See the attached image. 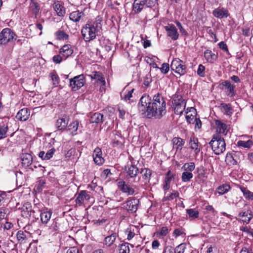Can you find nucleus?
I'll use <instances>...</instances> for the list:
<instances>
[{"label":"nucleus","mask_w":253,"mask_h":253,"mask_svg":"<svg viewBox=\"0 0 253 253\" xmlns=\"http://www.w3.org/2000/svg\"><path fill=\"white\" fill-rule=\"evenodd\" d=\"M146 109V116L148 118L160 119L166 113V102L162 93H157L153 99L147 94L140 98L139 104Z\"/></svg>","instance_id":"f257e3e1"},{"label":"nucleus","mask_w":253,"mask_h":253,"mask_svg":"<svg viewBox=\"0 0 253 253\" xmlns=\"http://www.w3.org/2000/svg\"><path fill=\"white\" fill-rule=\"evenodd\" d=\"M102 28L101 21L96 20L92 24L87 23L82 30V35L85 42H89L94 40L98 33L100 32Z\"/></svg>","instance_id":"f03ea898"},{"label":"nucleus","mask_w":253,"mask_h":253,"mask_svg":"<svg viewBox=\"0 0 253 253\" xmlns=\"http://www.w3.org/2000/svg\"><path fill=\"white\" fill-rule=\"evenodd\" d=\"M215 125L213 127L216 129L217 134L213 136L210 142V145L215 154L220 155L221 153V148L220 146L221 141V121L220 120H214Z\"/></svg>","instance_id":"7ed1b4c3"},{"label":"nucleus","mask_w":253,"mask_h":253,"mask_svg":"<svg viewBox=\"0 0 253 253\" xmlns=\"http://www.w3.org/2000/svg\"><path fill=\"white\" fill-rule=\"evenodd\" d=\"M158 0H134L133 11L135 13H140L144 8L152 7L157 3Z\"/></svg>","instance_id":"20e7f679"},{"label":"nucleus","mask_w":253,"mask_h":253,"mask_svg":"<svg viewBox=\"0 0 253 253\" xmlns=\"http://www.w3.org/2000/svg\"><path fill=\"white\" fill-rule=\"evenodd\" d=\"M174 106V113L176 115H181L184 111L186 107V101L182 97L178 94H175L172 101Z\"/></svg>","instance_id":"39448f33"},{"label":"nucleus","mask_w":253,"mask_h":253,"mask_svg":"<svg viewBox=\"0 0 253 253\" xmlns=\"http://www.w3.org/2000/svg\"><path fill=\"white\" fill-rule=\"evenodd\" d=\"M124 171L126 173V176L127 179L129 180L131 178H134V182H137L140 180V178L138 177L137 181L135 180V178L139 172V170L134 165V163L131 161V164H127L125 167Z\"/></svg>","instance_id":"423d86ee"},{"label":"nucleus","mask_w":253,"mask_h":253,"mask_svg":"<svg viewBox=\"0 0 253 253\" xmlns=\"http://www.w3.org/2000/svg\"><path fill=\"white\" fill-rule=\"evenodd\" d=\"M170 69L180 76L187 73V68L184 62L179 58L174 59L170 64Z\"/></svg>","instance_id":"0eeeda50"},{"label":"nucleus","mask_w":253,"mask_h":253,"mask_svg":"<svg viewBox=\"0 0 253 253\" xmlns=\"http://www.w3.org/2000/svg\"><path fill=\"white\" fill-rule=\"evenodd\" d=\"M16 37L17 36L10 29L4 28L0 33V44L5 45L12 42L14 39L15 40Z\"/></svg>","instance_id":"6e6552de"},{"label":"nucleus","mask_w":253,"mask_h":253,"mask_svg":"<svg viewBox=\"0 0 253 253\" xmlns=\"http://www.w3.org/2000/svg\"><path fill=\"white\" fill-rule=\"evenodd\" d=\"M85 83V77L83 74L74 77L70 79V86L72 89L76 91L83 87Z\"/></svg>","instance_id":"1a4fd4ad"},{"label":"nucleus","mask_w":253,"mask_h":253,"mask_svg":"<svg viewBox=\"0 0 253 253\" xmlns=\"http://www.w3.org/2000/svg\"><path fill=\"white\" fill-rule=\"evenodd\" d=\"M21 215L28 219H30L32 216L34 218L32 222L34 221V219L37 218L34 215L35 211L32 209V207L31 203L29 202L25 203L23 204L21 208Z\"/></svg>","instance_id":"9d476101"},{"label":"nucleus","mask_w":253,"mask_h":253,"mask_svg":"<svg viewBox=\"0 0 253 253\" xmlns=\"http://www.w3.org/2000/svg\"><path fill=\"white\" fill-rule=\"evenodd\" d=\"M69 121V117L66 114H61L57 120L55 126L58 130L63 131L67 126Z\"/></svg>","instance_id":"9b49d317"},{"label":"nucleus","mask_w":253,"mask_h":253,"mask_svg":"<svg viewBox=\"0 0 253 253\" xmlns=\"http://www.w3.org/2000/svg\"><path fill=\"white\" fill-rule=\"evenodd\" d=\"M139 201L138 199H132L126 201L124 208L129 212H135L138 209Z\"/></svg>","instance_id":"f8f14e48"},{"label":"nucleus","mask_w":253,"mask_h":253,"mask_svg":"<svg viewBox=\"0 0 253 253\" xmlns=\"http://www.w3.org/2000/svg\"><path fill=\"white\" fill-rule=\"evenodd\" d=\"M117 185L120 190L123 193H126L128 195H132L134 193V189L124 180L118 182Z\"/></svg>","instance_id":"ddd939ff"},{"label":"nucleus","mask_w":253,"mask_h":253,"mask_svg":"<svg viewBox=\"0 0 253 253\" xmlns=\"http://www.w3.org/2000/svg\"><path fill=\"white\" fill-rule=\"evenodd\" d=\"M165 29L167 32L168 36L172 40L175 41L178 39L179 34L177 32V29L174 25L169 24L168 26L165 27Z\"/></svg>","instance_id":"4468645a"},{"label":"nucleus","mask_w":253,"mask_h":253,"mask_svg":"<svg viewBox=\"0 0 253 253\" xmlns=\"http://www.w3.org/2000/svg\"><path fill=\"white\" fill-rule=\"evenodd\" d=\"M102 151L99 147H96L93 152V161L97 165H101L104 162V159L102 157Z\"/></svg>","instance_id":"2eb2a0df"},{"label":"nucleus","mask_w":253,"mask_h":253,"mask_svg":"<svg viewBox=\"0 0 253 253\" xmlns=\"http://www.w3.org/2000/svg\"><path fill=\"white\" fill-rule=\"evenodd\" d=\"M90 195L88 194V192L85 190L81 191L78 196L75 200L76 203L79 206H82L84 204V201H88L90 199Z\"/></svg>","instance_id":"dca6fc26"},{"label":"nucleus","mask_w":253,"mask_h":253,"mask_svg":"<svg viewBox=\"0 0 253 253\" xmlns=\"http://www.w3.org/2000/svg\"><path fill=\"white\" fill-rule=\"evenodd\" d=\"M222 85L225 87L226 94L227 96L233 97L235 95L236 91L235 90V85L232 84L228 81H225L222 83Z\"/></svg>","instance_id":"f3484780"},{"label":"nucleus","mask_w":253,"mask_h":253,"mask_svg":"<svg viewBox=\"0 0 253 253\" xmlns=\"http://www.w3.org/2000/svg\"><path fill=\"white\" fill-rule=\"evenodd\" d=\"M59 53L66 59L72 55L73 49L70 44H65L59 49Z\"/></svg>","instance_id":"a211bd4d"},{"label":"nucleus","mask_w":253,"mask_h":253,"mask_svg":"<svg viewBox=\"0 0 253 253\" xmlns=\"http://www.w3.org/2000/svg\"><path fill=\"white\" fill-rule=\"evenodd\" d=\"M52 211L51 210H48L47 209L41 211V220L43 224H47L51 218Z\"/></svg>","instance_id":"6ab92c4d"},{"label":"nucleus","mask_w":253,"mask_h":253,"mask_svg":"<svg viewBox=\"0 0 253 253\" xmlns=\"http://www.w3.org/2000/svg\"><path fill=\"white\" fill-rule=\"evenodd\" d=\"M189 144L190 145V148L194 151L195 154H198L200 151V148L198 139L194 136L190 137Z\"/></svg>","instance_id":"aec40b11"},{"label":"nucleus","mask_w":253,"mask_h":253,"mask_svg":"<svg viewBox=\"0 0 253 253\" xmlns=\"http://www.w3.org/2000/svg\"><path fill=\"white\" fill-rule=\"evenodd\" d=\"M30 116V110L28 108L21 109L17 113L16 118L21 121H25Z\"/></svg>","instance_id":"412c9836"},{"label":"nucleus","mask_w":253,"mask_h":253,"mask_svg":"<svg viewBox=\"0 0 253 253\" xmlns=\"http://www.w3.org/2000/svg\"><path fill=\"white\" fill-rule=\"evenodd\" d=\"M33 161L32 156L29 153L23 154L21 156V163L22 166L27 168L32 164Z\"/></svg>","instance_id":"4be33fe9"},{"label":"nucleus","mask_w":253,"mask_h":253,"mask_svg":"<svg viewBox=\"0 0 253 253\" xmlns=\"http://www.w3.org/2000/svg\"><path fill=\"white\" fill-rule=\"evenodd\" d=\"M172 142L173 144V149H175L176 151L178 150H181L185 143V141L183 139L180 137H176L172 139Z\"/></svg>","instance_id":"5701e85b"},{"label":"nucleus","mask_w":253,"mask_h":253,"mask_svg":"<svg viewBox=\"0 0 253 253\" xmlns=\"http://www.w3.org/2000/svg\"><path fill=\"white\" fill-rule=\"evenodd\" d=\"M140 173L145 183L149 182L152 175V170L148 168H144L141 169Z\"/></svg>","instance_id":"b1692460"},{"label":"nucleus","mask_w":253,"mask_h":253,"mask_svg":"<svg viewBox=\"0 0 253 253\" xmlns=\"http://www.w3.org/2000/svg\"><path fill=\"white\" fill-rule=\"evenodd\" d=\"M84 16L83 12H79V11H75L72 12L70 14V19L74 22H77L80 21L82 17Z\"/></svg>","instance_id":"393cba45"},{"label":"nucleus","mask_w":253,"mask_h":253,"mask_svg":"<svg viewBox=\"0 0 253 253\" xmlns=\"http://www.w3.org/2000/svg\"><path fill=\"white\" fill-rule=\"evenodd\" d=\"M117 237L116 233H112L111 235H109L105 238L104 240V245L107 247H111L115 242Z\"/></svg>","instance_id":"a878e982"},{"label":"nucleus","mask_w":253,"mask_h":253,"mask_svg":"<svg viewBox=\"0 0 253 253\" xmlns=\"http://www.w3.org/2000/svg\"><path fill=\"white\" fill-rule=\"evenodd\" d=\"M53 7L58 16H63L65 14L64 7L58 2H55L53 5Z\"/></svg>","instance_id":"bb28decb"},{"label":"nucleus","mask_w":253,"mask_h":253,"mask_svg":"<svg viewBox=\"0 0 253 253\" xmlns=\"http://www.w3.org/2000/svg\"><path fill=\"white\" fill-rule=\"evenodd\" d=\"M92 79H95L98 83H100L102 85L105 84L104 78L102 77L101 73L99 72H95L92 75H90Z\"/></svg>","instance_id":"cd10ccee"},{"label":"nucleus","mask_w":253,"mask_h":253,"mask_svg":"<svg viewBox=\"0 0 253 253\" xmlns=\"http://www.w3.org/2000/svg\"><path fill=\"white\" fill-rule=\"evenodd\" d=\"M103 115L98 113L93 114L90 118L91 123L98 124L103 122Z\"/></svg>","instance_id":"c85d7f7f"},{"label":"nucleus","mask_w":253,"mask_h":253,"mask_svg":"<svg viewBox=\"0 0 253 253\" xmlns=\"http://www.w3.org/2000/svg\"><path fill=\"white\" fill-rule=\"evenodd\" d=\"M55 35L56 37V39L58 40H67L69 39V35L62 30H58L55 32Z\"/></svg>","instance_id":"c756f323"},{"label":"nucleus","mask_w":253,"mask_h":253,"mask_svg":"<svg viewBox=\"0 0 253 253\" xmlns=\"http://www.w3.org/2000/svg\"><path fill=\"white\" fill-rule=\"evenodd\" d=\"M79 127V122L77 121H74L73 123H71L68 126V129L70 130L72 135H76L77 133V131Z\"/></svg>","instance_id":"7c9ffc66"},{"label":"nucleus","mask_w":253,"mask_h":253,"mask_svg":"<svg viewBox=\"0 0 253 253\" xmlns=\"http://www.w3.org/2000/svg\"><path fill=\"white\" fill-rule=\"evenodd\" d=\"M253 145V142L251 140L247 141L240 140L237 142V146L250 149Z\"/></svg>","instance_id":"2f4dec72"},{"label":"nucleus","mask_w":253,"mask_h":253,"mask_svg":"<svg viewBox=\"0 0 253 253\" xmlns=\"http://www.w3.org/2000/svg\"><path fill=\"white\" fill-rule=\"evenodd\" d=\"M184 171L191 172L195 169V165L193 162L186 163L181 168Z\"/></svg>","instance_id":"473e14b6"},{"label":"nucleus","mask_w":253,"mask_h":253,"mask_svg":"<svg viewBox=\"0 0 253 253\" xmlns=\"http://www.w3.org/2000/svg\"><path fill=\"white\" fill-rule=\"evenodd\" d=\"M193 177L192 172L184 171L181 174V180L184 182H187L190 181Z\"/></svg>","instance_id":"72a5a7b5"},{"label":"nucleus","mask_w":253,"mask_h":253,"mask_svg":"<svg viewBox=\"0 0 253 253\" xmlns=\"http://www.w3.org/2000/svg\"><path fill=\"white\" fill-rule=\"evenodd\" d=\"M50 76L52 81L53 85L55 86H57L59 83L60 79L57 74L56 73V72L54 70L51 73H50Z\"/></svg>","instance_id":"f704fd0d"},{"label":"nucleus","mask_w":253,"mask_h":253,"mask_svg":"<svg viewBox=\"0 0 253 253\" xmlns=\"http://www.w3.org/2000/svg\"><path fill=\"white\" fill-rule=\"evenodd\" d=\"M8 126L7 125H0V139L7 136Z\"/></svg>","instance_id":"c9c22d12"},{"label":"nucleus","mask_w":253,"mask_h":253,"mask_svg":"<svg viewBox=\"0 0 253 253\" xmlns=\"http://www.w3.org/2000/svg\"><path fill=\"white\" fill-rule=\"evenodd\" d=\"M186 213L189 217L195 219L199 217V212L198 211L194 210L192 209H187Z\"/></svg>","instance_id":"e433bc0d"},{"label":"nucleus","mask_w":253,"mask_h":253,"mask_svg":"<svg viewBox=\"0 0 253 253\" xmlns=\"http://www.w3.org/2000/svg\"><path fill=\"white\" fill-rule=\"evenodd\" d=\"M222 108L224 111V114L231 116L233 114V109L230 104L222 103Z\"/></svg>","instance_id":"4c0bfd02"},{"label":"nucleus","mask_w":253,"mask_h":253,"mask_svg":"<svg viewBox=\"0 0 253 253\" xmlns=\"http://www.w3.org/2000/svg\"><path fill=\"white\" fill-rule=\"evenodd\" d=\"M241 191L243 193L244 197L249 200H253V193L249 191L246 188H241Z\"/></svg>","instance_id":"58836bf2"},{"label":"nucleus","mask_w":253,"mask_h":253,"mask_svg":"<svg viewBox=\"0 0 253 253\" xmlns=\"http://www.w3.org/2000/svg\"><path fill=\"white\" fill-rule=\"evenodd\" d=\"M134 91V89H131L130 91H128L127 92H122L121 93V97L122 99H124L127 101L129 100L132 97V93Z\"/></svg>","instance_id":"ea45409f"},{"label":"nucleus","mask_w":253,"mask_h":253,"mask_svg":"<svg viewBox=\"0 0 253 253\" xmlns=\"http://www.w3.org/2000/svg\"><path fill=\"white\" fill-rule=\"evenodd\" d=\"M225 162L228 165H234L237 163V162L234 159L231 154H227L225 159Z\"/></svg>","instance_id":"a19ab883"},{"label":"nucleus","mask_w":253,"mask_h":253,"mask_svg":"<svg viewBox=\"0 0 253 253\" xmlns=\"http://www.w3.org/2000/svg\"><path fill=\"white\" fill-rule=\"evenodd\" d=\"M204 56L207 61L211 62L214 59L215 55L212 53L211 50L207 49L204 52Z\"/></svg>","instance_id":"79ce46f5"},{"label":"nucleus","mask_w":253,"mask_h":253,"mask_svg":"<svg viewBox=\"0 0 253 253\" xmlns=\"http://www.w3.org/2000/svg\"><path fill=\"white\" fill-rule=\"evenodd\" d=\"M128 245L129 244L127 243L122 244L120 246L119 253H129L130 250Z\"/></svg>","instance_id":"37998d69"},{"label":"nucleus","mask_w":253,"mask_h":253,"mask_svg":"<svg viewBox=\"0 0 253 253\" xmlns=\"http://www.w3.org/2000/svg\"><path fill=\"white\" fill-rule=\"evenodd\" d=\"M29 234L28 232H25L23 231H19L17 234V239L20 240H24L26 239L27 235Z\"/></svg>","instance_id":"c03bdc74"},{"label":"nucleus","mask_w":253,"mask_h":253,"mask_svg":"<svg viewBox=\"0 0 253 253\" xmlns=\"http://www.w3.org/2000/svg\"><path fill=\"white\" fill-rule=\"evenodd\" d=\"M186 244L182 243L174 249L175 253H184L186 249Z\"/></svg>","instance_id":"a18cd8bd"},{"label":"nucleus","mask_w":253,"mask_h":253,"mask_svg":"<svg viewBox=\"0 0 253 253\" xmlns=\"http://www.w3.org/2000/svg\"><path fill=\"white\" fill-rule=\"evenodd\" d=\"M186 119L187 122L189 124H193L195 123V121L197 120V118H196L195 115H192V114H190V115L188 114V113L187 112L186 115Z\"/></svg>","instance_id":"49530a36"},{"label":"nucleus","mask_w":253,"mask_h":253,"mask_svg":"<svg viewBox=\"0 0 253 253\" xmlns=\"http://www.w3.org/2000/svg\"><path fill=\"white\" fill-rule=\"evenodd\" d=\"M58 229V227L57 226V223L56 221H54L51 226H49V229L50 231H49V234H54Z\"/></svg>","instance_id":"de8ad7c7"},{"label":"nucleus","mask_w":253,"mask_h":253,"mask_svg":"<svg viewBox=\"0 0 253 253\" xmlns=\"http://www.w3.org/2000/svg\"><path fill=\"white\" fill-rule=\"evenodd\" d=\"M205 67L203 65L200 64L197 70V74L200 77H204L205 73Z\"/></svg>","instance_id":"09e8293b"},{"label":"nucleus","mask_w":253,"mask_h":253,"mask_svg":"<svg viewBox=\"0 0 253 253\" xmlns=\"http://www.w3.org/2000/svg\"><path fill=\"white\" fill-rule=\"evenodd\" d=\"M161 72L163 74H166L168 72L169 70V67L168 63H163L162 67L159 68Z\"/></svg>","instance_id":"8fccbe9b"},{"label":"nucleus","mask_w":253,"mask_h":253,"mask_svg":"<svg viewBox=\"0 0 253 253\" xmlns=\"http://www.w3.org/2000/svg\"><path fill=\"white\" fill-rule=\"evenodd\" d=\"M55 152V149L54 148H52L49 150L47 153L45 154V160H49L52 157L53 155Z\"/></svg>","instance_id":"3c124183"},{"label":"nucleus","mask_w":253,"mask_h":253,"mask_svg":"<svg viewBox=\"0 0 253 253\" xmlns=\"http://www.w3.org/2000/svg\"><path fill=\"white\" fill-rule=\"evenodd\" d=\"M179 193L175 191L174 193H171L169 195L167 196L165 198L167 200L171 201L174 198L178 197Z\"/></svg>","instance_id":"603ef678"},{"label":"nucleus","mask_w":253,"mask_h":253,"mask_svg":"<svg viewBox=\"0 0 253 253\" xmlns=\"http://www.w3.org/2000/svg\"><path fill=\"white\" fill-rule=\"evenodd\" d=\"M196 170L199 178L204 176V169L203 167L197 168Z\"/></svg>","instance_id":"864d4df0"},{"label":"nucleus","mask_w":253,"mask_h":253,"mask_svg":"<svg viewBox=\"0 0 253 253\" xmlns=\"http://www.w3.org/2000/svg\"><path fill=\"white\" fill-rule=\"evenodd\" d=\"M184 233L183 230L181 228H176L173 231V235L175 236V238L183 234Z\"/></svg>","instance_id":"5fc2aeb1"},{"label":"nucleus","mask_w":253,"mask_h":253,"mask_svg":"<svg viewBox=\"0 0 253 253\" xmlns=\"http://www.w3.org/2000/svg\"><path fill=\"white\" fill-rule=\"evenodd\" d=\"M249 214L250 215V217L248 218V222L250 221V220L252 218V217H253V215L251 214V211H245V212H240L239 213V215L240 216H242V217H246L248 216V214Z\"/></svg>","instance_id":"6e6d98bb"},{"label":"nucleus","mask_w":253,"mask_h":253,"mask_svg":"<svg viewBox=\"0 0 253 253\" xmlns=\"http://www.w3.org/2000/svg\"><path fill=\"white\" fill-rule=\"evenodd\" d=\"M53 61L56 64H60L62 60V57L60 55H56L53 57Z\"/></svg>","instance_id":"4d7b16f0"},{"label":"nucleus","mask_w":253,"mask_h":253,"mask_svg":"<svg viewBox=\"0 0 253 253\" xmlns=\"http://www.w3.org/2000/svg\"><path fill=\"white\" fill-rule=\"evenodd\" d=\"M230 188V186L228 184H222V195L227 192Z\"/></svg>","instance_id":"13d9d810"},{"label":"nucleus","mask_w":253,"mask_h":253,"mask_svg":"<svg viewBox=\"0 0 253 253\" xmlns=\"http://www.w3.org/2000/svg\"><path fill=\"white\" fill-rule=\"evenodd\" d=\"M173 177L172 174L171 173L170 171H168L167 176L165 179V182L170 183V181Z\"/></svg>","instance_id":"bf43d9fd"},{"label":"nucleus","mask_w":253,"mask_h":253,"mask_svg":"<svg viewBox=\"0 0 253 253\" xmlns=\"http://www.w3.org/2000/svg\"><path fill=\"white\" fill-rule=\"evenodd\" d=\"M213 14L215 17L220 18L221 17V9L219 8L215 9L213 11Z\"/></svg>","instance_id":"052dcab7"},{"label":"nucleus","mask_w":253,"mask_h":253,"mask_svg":"<svg viewBox=\"0 0 253 253\" xmlns=\"http://www.w3.org/2000/svg\"><path fill=\"white\" fill-rule=\"evenodd\" d=\"M169 232V229L166 226H164L161 228V231H160V235L162 236H166Z\"/></svg>","instance_id":"680f3d73"},{"label":"nucleus","mask_w":253,"mask_h":253,"mask_svg":"<svg viewBox=\"0 0 253 253\" xmlns=\"http://www.w3.org/2000/svg\"><path fill=\"white\" fill-rule=\"evenodd\" d=\"M66 253H80V251L77 247L70 248Z\"/></svg>","instance_id":"e2e57ef3"},{"label":"nucleus","mask_w":253,"mask_h":253,"mask_svg":"<svg viewBox=\"0 0 253 253\" xmlns=\"http://www.w3.org/2000/svg\"><path fill=\"white\" fill-rule=\"evenodd\" d=\"M175 24L177 25V26L179 28L180 31L182 34H185L186 33L185 29L183 28L181 24L179 21H176L175 22Z\"/></svg>","instance_id":"0e129e2a"},{"label":"nucleus","mask_w":253,"mask_h":253,"mask_svg":"<svg viewBox=\"0 0 253 253\" xmlns=\"http://www.w3.org/2000/svg\"><path fill=\"white\" fill-rule=\"evenodd\" d=\"M163 253H175L174 249L171 247H167Z\"/></svg>","instance_id":"69168bd1"},{"label":"nucleus","mask_w":253,"mask_h":253,"mask_svg":"<svg viewBox=\"0 0 253 253\" xmlns=\"http://www.w3.org/2000/svg\"><path fill=\"white\" fill-rule=\"evenodd\" d=\"M160 243L158 240H154L152 244V247L153 249H157L160 246Z\"/></svg>","instance_id":"338daca9"},{"label":"nucleus","mask_w":253,"mask_h":253,"mask_svg":"<svg viewBox=\"0 0 253 253\" xmlns=\"http://www.w3.org/2000/svg\"><path fill=\"white\" fill-rule=\"evenodd\" d=\"M240 253H253V251L252 249L245 247L242 248Z\"/></svg>","instance_id":"774afa93"}]
</instances>
